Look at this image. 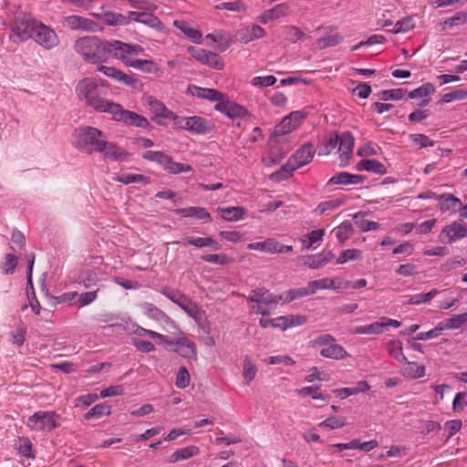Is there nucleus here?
I'll list each match as a JSON object with an SVG mask.
<instances>
[{"label": "nucleus", "instance_id": "nucleus-42", "mask_svg": "<svg viewBox=\"0 0 467 467\" xmlns=\"http://www.w3.org/2000/svg\"><path fill=\"white\" fill-rule=\"evenodd\" d=\"M201 259L203 262L211 263L220 265H227L234 263V259L229 257L225 254H209L202 255Z\"/></svg>", "mask_w": 467, "mask_h": 467}, {"label": "nucleus", "instance_id": "nucleus-60", "mask_svg": "<svg viewBox=\"0 0 467 467\" xmlns=\"http://www.w3.org/2000/svg\"><path fill=\"white\" fill-rule=\"evenodd\" d=\"M410 139L412 140L413 145L416 146L418 149L434 146V141L424 134L410 135Z\"/></svg>", "mask_w": 467, "mask_h": 467}, {"label": "nucleus", "instance_id": "nucleus-64", "mask_svg": "<svg viewBox=\"0 0 467 467\" xmlns=\"http://www.w3.org/2000/svg\"><path fill=\"white\" fill-rule=\"evenodd\" d=\"M467 406V392H459L454 397L452 409L454 411H461Z\"/></svg>", "mask_w": 467, "mask_h": 467}, {"label": "nucleus", "instance_id": "nucleus-15", "mask_svg": "<svg viewBox=\"0 0 467 467\" xmlns=\"http://www.w3.org/2000/svg\"><path fill=\"white\" fill-rule=\"evenodd\" d=\"M62 24L64 26L71 29V30H82V31H94L95 30V22L78 16V15H71L63 17Z\"/></svg>", "mask_w": 467, "mask_h": 467}, {"label": "nucleus", "instance_id": "nucleus-62", "mask_svg": "<svg viewBox=\"0 0 467 467\" xmlns=\"http://www.w3.org/2000/svg\"><path fill=\"white\" fill-rule=\"evenodd\" d=\"M338 144V136L334 135L325 139L323 147L320 149L318 155H328Z\"/></svg>", "mask_w": 467, "mask_h": 467}, {"label": "nucleus", "instance_id": "nucleus-45", "mask_svg": "<svg viewBox=\"0 0 467 467\" xmlns=\"http://www.w3.org/2000/svg\"><path fill=\"white\" fill-rule=\"evenodd\" d=\"M467 22V12L461 11L454 16L445 19L442 23V29H450Z\"/></svg>", "mask_w": 467, "mask_h": 467}, {"label": "nucleus", "instance_id": "nucleus-30", "mask_svg": "<svg viewBox=\"0 0 467 467\" xmlns=\"http://www.w3.org/2000/svg\"><path fill=\"white\" fill-rule=\"evenodd\" d=\"M173 25L193 43H201L202 36V32L196 28L192 27L188 22L184 20H174Z\"/></svg>", "mask_w": 467, "mask_h": 467}, {"label": "nucleus", "instance_id": "nucleus-56", "mask_svg": "<svg viewBox=\"0 0 467 467\" xmlns=\"http://www.w3.org/2000/svg\"><path fill=\"white\" fill-rule=\"evenodd\" d=\"M142 157L163 166H165L166 161H169V156L162 151L147 150L143 153Z\"/></svg>", "mask_w": 467, "mask_h": 467}, {"label": "nucleus", "instance_id": "nucleus-38", "mask_svg": "<svg viewBox=\"0 0 467 467\" xmlns=\"http://www.w3.org/2000/svg\"><path fill=\"white\" fill-rule=\"evenodd\" d=\"M339 243H345L353 233V227L349 221H344L333 230Z\"/></svg>", "mask_w": 467, "mask_h": 467}, {"label": "nucleus", "instance_id": "nucleus-43", "mask_svg": "<svg viewBox=\"0 0 467 467\" xmlns=\"http://www.w3.org/2000/svg\"><path fill=\"white\" fill-rule=\"evenodd\" d=\"M467 323V311L455 315L453 317L441 321L442 327L445 329H458Z\"/></svg>", "mask_w": 467, "mask_h": 467}, {"label": "nucleus", "instance_id": "nucleus-19", "mask_svg": "<svg viewBox=\"0 0 467 467\" xmlns=\"http://www.w3.org/2000/svg\"><path fill=\"white\" fill-rule=\"evenodd\" d=\"M342 279L325 277L319 280L310 281L307 284L311 295L316 294L320 289L337 290L341 288Z\"/></svg>", "mask_w": 467, "mask_h": 467}, {"label": "nucleus", "instance_id": "nucleus-52", "mask_svg": "<svg viewBox=\"0 0 467 467\" xmlns=\"http://www.w3.org/2000/svg\"><path fill=\"white\" fill-rule=\"evenodd\" d=\"M467 99V89H457L449 93L444 94L440 103L445 104L455 100H463Z\"/></svg>", "mask_w": 467, "mask_h": 467}, {"label": "nucleus", "instance_id": "nucleus-10", "mask_svg": "<svg viewBox=\"0 0 467 467\" xmlns=\"http://www.w3.org/2000/svg\"><path fill=\"white\" fill-rule=\"evenodd\" d=\"M110 116L117 121H123L128 125H132L140 128H146L150 123L148 119L133 111L123 109L120 104L116 103L113 106Z\"/></svg>", "mask_w": 467, "mask_h": 467}, {"label": "nucleus", "instance_id": "nucleus-27", "mask_svg": "<svg viewBox=\"0 0 467 467\" xmlns=\"http://www.w3.org/2000/svg\"><path fill=\"white\" fill-rule=\"evenodd\" d=\"M104 156L113 161H126L128 160L129 153L122 148L117 146L112 142L105 141V148L103 149Z\"/></svg>", "mask_w": 467, "mask_h": 467}, {"label": "nucleus", "instance_id": "nucleus-58", "mask_svg": "<svg viewBox=\"0 0 467 467\" xmlns=\"http://www.w3.org/2000/svg\"><path fill=\"white\" fill-rule=\"evenodd\" d=\"M161 293L168 297L171 301L178 305L180 307L185 303L188 297L178 291H173L168 288H163Z\"/></svg>", "mask_w": 467, "mask_h": 467}, {"label": "nucleus", "instance_id": "nucleus-55", "mask_svg": "<svg viewBox=\"0 0 467 467\" xmlns=\"http://www.w3.org/2000/svg\"><path fill=\"white\" fill-rule=\"evenodd\" d=\"M324 235H325L324 229L314 230L311 233H309L307 235L305 236V238L302 241L303 244L306 248H310L313 244H315L318 241L322 240Z\"/></svg>", "mask_w": 467, "mask_h": 467}, {"label": "nucleus", "instance_id": "nucleus-17", "mask_svg": "<svg viewBox=\"0 0 467 467\" xmlns=\"http://www.w3.org/2000/svg\"><path fill=\"white\" fill-rule=\"evenodd\" d=\"M341 162L346 165L352 156L355 139L349 131H346L338 137Z\"/></svg>", "mask_w": 467, "mask_h": 467}, {"label": "nucleus", "instance_id": "nucleus-33", "mask_svg": "<svg viewBox=\"0 0 467 467\" xmlns=\"http://www.w3.org/2000/svg\"><path fill=\"white\" fill-rule=\"evenodd\" d=\"M177 213L183 217H195L199 220L212 221L211 214L202 207H188L179 209Z\"/></svg>", "mask_w": 467, "mask_h": 467}, {"label": "nucleus", "instance_id": "nucleus-40", "mask_svg": "<svg viewBox=\"0 0 467 467\" xmlns=\"http://www.w3.org/2000/svg\"><path fill=\"white\" fill-rule=\"evenodd\" d=\"M389 355L400 363H405L407 358L403 353L402 343L399 339L391 340L388 344Z\"/></svg>", "mask_w": 467, "mask_h": 467}, {"label": "nucleus", "instance_id": "nucleus-54", "mask_svg": "<svg viewBox=\"0 0 467 467\" xmlns=\"http://www.w3.org/2000/svg\"><path fill=\"white\" fill-rule=\"evenodd\" d=\"M361 251L358 249L344 250L337 258V264H345L348 261L358 259L361 257Z\"/></svg>", "mask_w": 467, "mask_h": 467}, {"label": "nucleus", "instance_id": "nucleus-9", "mask_svg": "<svg viewBox=\"0 0 467 467\" xmlns=\"http://www.w3.org/2000/svg\"><path fill=\"white\" fill-rule=\"evenodd\" d=\"M316 154V148L312 143H306L301 146L288 160L287 170L294 171L310 163Z\"/></svg>", "mask_w": 467, "mask_h": 467}, {"label": "nucleus", "instance_id": "nucleus-20", "mask_svg": "<svg viewBox=\"0 0 467 467\" xmlns=\"http://www.w3.org/2000/svg\"><path fill=\"white\" fill-rule=\"evenodd\" d=\"M443 235L449 243L456 242L467 236V227L459 222H453L442 229L441 236Z\"/></svg>", "mask_w": 467, "mask_h": 467}, {"label": "nucleus", "instance_id": "nucleus-18", "mask_svg": "<svg viewBox=\"0 0 467 467\" xmlns=\"http://www.w3.org/2000/svg\"><path fill=\"white\" fill-rule=\"evenodd\" d=\"M236 36L240 42L247 44L253 40L263 38L266 36V32L260 26L252 25L241 28Z\"/></svg>", "mask_w": 467, "mask_h": 467}, {"label": "nucleus", "instance_id": "nucleus-25", "mask_svg": "<svg viewBox=\"0 0 467 467\" xmlns=\"http://www.w3.org/2000/svg\"><path fill=\"white\" fill-rule=\"evenodd\" d=\"M357 170L358 171H366L379 175L387 173V168L377 160H361L357 164Z\"/></svg>", "mask_w": 467, "mask_h": 467}, {"label": "nucleus", "instance_id": "nucleus-50", "mask_svg": "<svg viewBox=\"0 0 467 467\" xmlns=\"http://www.w3.org/2000/svg\"><path fill=\"white\" fill-rule=\"evenodd\" d=\"M110 414V407L106 404H97L92 409H90L86 414L85 419L90 420L93 418L99 419L104 415Z\"/></svg>", "mask_w": 467, "mask_h": 467}, {"label": "nucleus", "instance_id": "nucleus-39", "mask_svg": "<svg viewBox=\"0 0 467 467\" xmlns=\"http://www.w3.org/2000/svg\"><path fill=\"white\" fill-rule=\"evenodd\" d=\"M310 295L311 294L309 292L308 286L306 285V287L290 289L287 292L280 295L279 299L285 302H291L297 298H302Z\"/></svg>", "mask_w": 467, "mask_h": 467}, {"label": "nucleus", "instance_id": "nucleus-12", "mask_svg": "<svg viewBox=\"0 0 467 467\" xmlns=\"http://www.w3.org/2000/svg\"><path fill=\"white\" fill-rule=\"evenodd\" d=\"M188 52L193 58L204 65L218 70L223 67V62L219 55L214 52L194 47H190Z\"/></svg>", "mask_w": 467, "mask_h": 467}, {"label": "nucleus", "instance_id": "nucleus-53", "mask_svg": "<svg viewBox=\"0 0 467 467\" xmlns=\"http://www.w3.org/2000/svg\"><path fill=\"white\" fill-rule=\"evenodd\" d=\"M165 169L170 172L177 174L182 172H189L192 171V167L185 163L175 162L169 156V161H166Z\"/></svg>", "mask_w": 467, "mask_h": 467}, {"label": "nucleus", "instance_id": "nucleus-1", "mask_svg": "<svg viewBox=\"0 0 467 467\" xmlns=\"http://www.w3.org/2000/svg\"><path fill=\"white\" fill-rule=\"evenodd\" d=\"M77 94L81 100L85 102L94 110L104 112L110 115L115 102L100 96L99 91V84L95 78H84L78 84L76 88Z\"/></svg>", "mask_w": 467, "mask_h": 467}, {"label": "nucleus", "instance_id": "nucleus-4", "mask_svg": "<svg viewBox=\"0 0 467 467\" xmlns=\"http://www.w3.org/2000/svg\"><path fill=\"white\" fill-rule=\"evenodd\" d=\"M37 22L38 20L28 15H16L10 23L11 33L9 38L14 43L26 42L31 39Z\"/></svg>", "mask_w": 467, "mask_h": 467}, {"label": "nucleus", "instance_id": "nucleus-21", "mask_svg": "<svg viewBox=\"0 0 467 467\" xmlns=\"http://www.w3.org/2000/svg\"><path fill=\"white\" fill-rule=\"evenodd\" d=\"M173 346V350L180 356L187 358H196L197 348L193 342L182 337L175 340Z\"/></svg>", "mask_w": 467, "mask_h": 467}, {"label": "nucleus", "instance_id": "nucleus-23", "mask_svg": "<svg viewBox=\"0 0 467 467\" xmlns=\"http://www.w3.org/2000/svg\"><path fill=\"white\" fill-rule=\"evenodd\" d=\"M94 17L101 18L103 22L108 26H127L130 24V17L120 14L115 13L111 11H106L103 15L92 13Z\"/></svg>", "mask_w": 467, "mask_h": 467}, {"label": "nucleus", "instance_id": "nucleus-63", "mask_svg": "<svg viewBox=\"0 0 467 467\" xmlns=\"http://www.w3.org/2000/svg\"><path fill=\"white\" fill-rule=\"evenodd\" d=\"M190 384V374L185 367H181L176 376L175 385L179 389H185Z\"/></svg>", "mask_w": 467, "mask_h": 467}, {"label": "nucleus", "instance_id": "nucleus-24", "mask_svg": "<svg viewBox=\"0 0 467 467\" xmlns=\"http://www.w3.org/2000/svg\"><path fill=\"white\" fill-rule=\"evenodd\" d=\"M186 123V130L194 134H206L211 130L210 122L199 116L188 117Z\"/></svg>", "mask_w": 467, "mask_h": 467}, {"label": "nucleus", "instance_id": "nucleus-47", "mask_svg": "<svg viewBox=\"0 0 467 467\" xmlns=\"http://www.w3.org/2000/svg\"><path fill=\"white\" fill-rule=\"evenodd\" d=\"M297 127L291 121L290 119L285 117L283 120L275 127L274 135L283 136L295 130Z\"/></svg>", "mask_w": 467, "mask_h": 467}, {"label": "nucleus", "instance_id": "nucleus-6", "mask_svg": "<svg viewBox=\"0 0 467 467\" xmlns=\"http://www.w3.org/2000/svg\"><path fill=\"white\" fill-rule=\"evenodd\" d=\"M59 418L55 411L39 410L28 418L26 426L35 431L48 432L59 425Z\"/></svg>", "mask_w": 467, "mask_h": 467}, {"label": "nucleus", "instance_id": "nucleus-3", "mask_svg": "<svg viewBox=\"0 0 467 467\" xmlns=\"http://www.w3.org/2000/svg\"><path fill=\"white\" fill-rule=\"evenodd\" d=\"M106 140L105 134L94 127L85 126L75 130V147L88 154L102 152Z\"/></svg>", "mask_w": 467, "mask_h": 467}, {"label": "nucleus", "instance_id": "nucleus-28", "mask_svg": "<svg viewBox=\"0 0 467 467\" xmlns=\"http://www.w3.org/2000/svg\"><path fill=\"white\" fill-rule=\"evenodd\" d=\"M435 92V88L431 83H425L422 86L410 91V99H421L420 105H427L431 99L430 97Z\"/></svg>", "mask_w": 467, "mask_h": 467}, {"label": "nucleus", "instance_id": "nucleus-13", "mask_svg": "<svg viewBox=\"0 0 467 467\" xmlns=\"http://www.w3.org/2000/svg\"><path fill=\"white\" fill-rule=\"evenodd\" d=\"M98 70L118 82L125 84L130 88H138L141 86L140 81L133 75L127 74L114 67L99 66Z\"/></svg>", "mask_w": 467, "mask_h": 467}, {"label": "nucleus", "instance_id": "nucleus-31", "mask_svg": "<svg viewBox=\"0 0 467 467\" xmlns=\"http://www.w3.org/2000/svg\"><path fill=\"white\" fill-rule=\"evenodd\" d=\"M130 67L144 73L155 75H158L161 70L159 65L150 59H133V61L130 63Z\"/></svg>", "mask_w": 467, "mask_h": 467}, {"label": "nucleus", "instance_id": "nucleus-5", "mask_svg": "<svg viewBox=\"0 0 467 467\" xmlns=\"http://www.w3.org/2000/svg\"><path fill=\"white\" fill-rule=\"evenodd\" d=\"M313 348H320V355L326 358L344 359L349 356L348 352L330 334H322L311 341Z\"/></svg>", "mask_w": 467, "mask_h": 467}, {"label": "nucleus", "instance_id": "nucleus-7", "mask_svg": "<svg viewBox=\"0 0 467 467\" xmlns=\"http://www.w3.org/2000/svg\"><path fill=\"white\" fill-rule=\"evenodd\" d=\"M31 39L46 49H52L59 44L57 33L40 21L37 22Z\"/></svg>", "mask_w": 467, "mask_h": 467}, {"label": "nucleus", "instance_id": "nucleus-11", "mask_svg": "<svg viewBox=\"0 0 467 467\" xmlns=\"http://www.w3.org/2000/svg\"><path fill=\"white\" fill-rule=\"evenodd\" d=\"M109 56L122 61V63L127 67H130V63L133 61V58L130 57V44L119 40H107L106 61Z\"/></svg>", "mask_w": 467, "mask_h": 467}, {"label": "nucleus", "instance_id": "nucleus-59", "mask_svg": "<svg viewBox=\"0 0 467 467\" xmlns=\"http://www.w3.org/2000/svg\"><path fill=\"white\" fill-rule=\"evenodd\" d=\"M151 109L155 114L163 119H171L173 117V112L169 110L162 103L158 100L150 101V103Z\"/></svg>", "mask_w": 467, "mask_h": 467}, {"label": "nucleus", "instance_id": "nucleus-16", "mask_svg": "<svg viewBox=\"0 0 467 467\" xmlns=\"http://www.w3.org/2000/svg\"><path fill=\"white\" fill-rule=\"evenodd\" d=\"M317 31H323L324 34L327 36L325 37L318 38L316 42V45L318 48L324 49L327 47H336L343 41V36L338 33H334L335 27L332 26H319L317 29Z\"/></svg>", "mask_w": 467, "mask_h": 467}, {"label": "nucleus", "instance_id": "nucleus-57", "mask_svg": "<svg viewBox=\"0 0 467 467\" xmlns=\"http://www.w3.org/2000/svg\"><path fill=\"white\" fill-rule=\"evenodd\" d=\"M285 34L286 39L291 42H294V43L306 38V34L302 30H300L298 27H296L293 26H285Z\"/></svg>", "mask_w": 467, "mask_h": 467}, {"label": "nucleus", "instance_id": "nucleus-26", "mask_svg": "<svg viewBox=\"0 0 467 467\" xmlns=\"http://www.w3.org/2000/svg\"><path fill=\"white\" fill-rule=\"evenodd\" d=\"M199 452H200V450L197 446L190 445V446H187V447H184V448H182V449H179V450H176L175 451H173L170 455L168 462L170 463H175L180 461L188 460L193 456L198 455Z\"/></svg>", "mask_w": 467, "mask_h": 467}, {"label": "nucleus", "instance_id": "nucleus-2", "mask_svg": "<svg viewBox=\"0 0 467 467\" xmlns=\"http://www.w3.org/2000/svg\"><path fill=\"white\" fill-rule=\"evenodd\" d=\"M106 42L96 36H86L77 39L73 47L85 62L100 64L106 62Z\"/></svg>", "mask_w": 467, "mask_h": 467}, {"label": "nucleus", "instance_id": "nucleus-36", "mask_svg": "<svg viewBox=\"0 0 467 467\" xmlns=\"http://www.w3.org/2000/svg\"><path fill=\"white\" fill-rule=\"evenodd\" d=\"M344 202L340 199H333L320 202L313 211L317 215H323L328 213L340 207Z\"/></svg>", "mask_w": 467, "mask_h": 467}, {"label": "nucleus", "instance_id": "nucleus-29", "mask_svg": "<svg viewBox=\"0 0 467 467\" xmlns=\"http://www.w3.org/2000/svg\"><path fill=\"white\" fill-rule=\"evenodd\" d=\"M217 212L221 214L222 218L228 222H237L244 218L245 211L243 207H218Z\"/></svg>", "mask_w": 467, "mask_h": 467}, {"label": "nucleus", "instance_id": "nucleus-41", "mask_svg": "<svg viewBox=\"0 0 467 467\" xmlns=\"http://www.w3.org/2000/svg\"><path fill=\"white\" fill-rule=\"evenodd\" d=\"M257 368L250 357L245 356L243 366V377L245 383L249 385L255 378Z\"/></svg>", "mask_w": 467, "mask_h": 467}, {"label": "nucleus", "instance_id": "nucleus-35", "mask_svg": "<svg viewBox=\"0 0 467 467\" xmlns=\"http://www.w3.org/2000/svg\"><path fill=\"white\" fill-rule=\"evenodd\" d=\"M139 23L159 32H163L165 30L164 24L151 12H143L142 18H140Z\"/></svg>", "mask_w": 467, "mask_h": 467}, {"label": "nucleus", "instance_id": "nucleus-46", "mask_svg": "<svg viewBox=\"0 0 467 467\" xmlns=\"http://www.w3.org/2000/svg\"><path fill=\"white\" fill-rule=\"evenodd\" d=\"M354 223L363 232L377 230L379 227V224L377 222L367 220L361 216L360 213L354 215Z\"/></svg>", "mask_w": 467, "mask_h": 467}, {"label": "nucleus", "instance_id": "nucleus-37", "mask_svg": "<svg viewBox=\"0 0 467 467\" xmlns=\"http://www.w3.org/2000/svg\"><path fill=\"white\" fill-rule=\"evenodd\" d=\"M117 182H119L124 184L130 183H142L148 184L150 183V179L142 174H133L129 172H123L117 176Z\"/></svg>", "mask_w": 467, "mask_h": 467}, {"label": "nucleus", "instance_id": "nucleus-8", "mask_svg": "<svg viewBox=\"0 0 467 467\" xmlns=\"http://www.w3.org/2000/svg\"><path fill=\"white\" fill-rule=\"evenodd\" d=\"M418 199H432L435 198L439 201L440 208L442 213H454L459 211L462 203L461 200L451 193H444L437 195L431 191H427L420 193L417 196Z\"/></svg>", "mask_w": 467, "mask_h": 467}, {"label": "nucleus", "instance_id": "nucleus-48", "mask_svg": "<svg viewBox=\"0 0 467 467\" xmlns=\"http://www.w3.org/2000/svg\"><path fill=\"white\" fill-rule=\"evenodd\" d=\"M347 425V420L344 417H329L318 424L319 427L327 430H336Z\"/></svg>", "mask_w": 467, "mask_h": 467}, {"label": "nucleus", "instance_id": "nucleus-14", "mask_svg": "<svg viewBox=\"0 0 467 467\" xmlns=\"http://www.w3.org/2000/svg\"><path fill=\"white\" fill-rule=\"evenodd\" d=\"M247 300L254 303V306H270L271 305H276L280 299L279 296H275L270 291L265 288H257L250 292L247 296Z\"/></svg>", "mask_w": 467, "mask_h": 467}, {"label": "nucleus", "instance_id": "nucleus-61", "mask_svg": "<svg viewBox=\"0 0 467 467\" xmlns=\"http://www.w3.org/2000/svg\"><path fill=\"white\" fill-rule=\"evenodd\" d=\"M17 257L14 254H7L5 257V262L1 265V269L4 274H12L17 265Z\"/></svg>", "mask_w": 467, "mask_h": 467}, {"label": "nucleus", "instance_id": "nucleus-34", "mask_svg": "<svg viewBox=\"0 0 467 467\" xmlns=\"http://www.w3.org/2000/svg\"><path fill=\"white\" fill-rule=\"evenodd\" d=\"M192 94L199 99H207L210 101H216L223 98V93L216 89L205 88L196 86L192 87Z\"/></svg>", "mask_w": 467, "mask_h": 467}, {"label": "nucleus", "instance_id": "nucleus-51", "mask_svg": "<svg viewBox=\"0 0 467 467\" xmlns=\"http://www.w3.org/2000/svg\"><path fill=\"white\" fill-rule=\"evenodd\" d=\"M382 324L380 321H376L369 325L359 326L355 327L354 334H380L382 333Z\"/></svg>", "mask_w": 467, "mask_h": 467}, {"label": "nucleus", "instance_id": "nucleus-22", "mask_svg": "<svg viewBox=\"0 0 467 467\" xmlns=\"http://www.w3.org/2000/svg\"><path fill=\"white\" fill-rule=\"evenodd\" d=\"M364 181L363 177L358 174H351L347 171H341L335 174L331 177L327 182V186L329 187L331 185L340 184V185H348V184H359Z\"/></svg>", "mask_w": 467, "mask_h": 467}, {"label": "nucleus", "instance_id": "nucleus-32", "mask_svg": "<svg viewBox=\"0 0 467 467\" xmlns=\"http://www.w3.org/2000/svg\"><path fill=\"white\" fill-rule=\"evenodd\" d=\"M249 250L260 251L267 254H276L277 241L274 238H267L263 242L250 243L247 245Z\"/></svg>", "mask_w": 467, "mask_h": 467}, {"label": "nucleus", "instance_id": "nucleus-49", "mask_svg": "<svg viewBox=\"0 0 467 467\" xmlns=\"http://www.w3.org/2000/svg\"><path fill=\"white\" fill-rule=\"evenodd\" d=\"M379 446V442L376 440H370L368 441L361 442L359 440H352L348 442L349 450H360L364 451H370Z\"/></svg>", "mask_w": 467, "mask_h": 467}, {"label": "nucleus", "instance_id": "nucleus-44", "mask_svg": "<svg viewBox=\"0 0 467 467\" xmlns=\"http://www.w3.org/2000/svg\"><path fill=\"white\" fill-rule=\"evenodd\" d=\"M181 308L195 321H200L202 318L203 311L197 306L196 303L192 302L189 298L185 301Z\"/></svg>", "mask_w": 467, "mask_h": 467}]
</instances>
